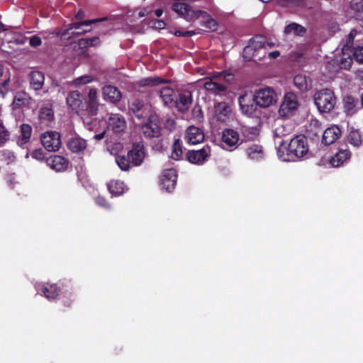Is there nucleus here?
<instances>
[{
	"label": "nucleus",
	"instance_id": "obj_1",
	"mask_svg": "<svg viewBox=\"0 0 363 363\" xmlns=\"http://www.w3.org/2000/svg\"><path fill=\"white\" fill-rule=\"evenodd\" d=\"M277 153L279 159L283 162H295L304 157L308 152V140L303 135L293 138L286 146L281 140L276 142Z\"/></svg>",
	"mask_w": 363,
	"mask_h": 363
},
{
	"label": "nucleus",
	"instance_id": "obj_2",
	"mask_svg": "<svg viewBox=\"0 0 363 363\" xmlns=\"http://www.w3.org/2000/svg\"><path fill=\"white\" fill-rule=\"evenodd\" d=\"M313 99L318 111L322 113L331 111L337 102L333 91L329 89H323L317 91L314 94Z\"/></svg>",
	"mask_w": 363,
	"mask_h": 363
},
{
	"label": "nucleus",
	"instance_id": "obj_3",
	"mask_svg": "<svg viewBox=\"0 0 363 363\" xmlns=\"http://www.w3.org/2000/svg\"><path fill=\"white\" fill-rule=\"evenodd\" d=\"M233 79L232 74L228 72H217L208 77V79L204 82L203 86L208 91H211L216 94L224 91L226 89V83Z\"/></svg>",
	"mask_w": 363,
	"mask_h": 363
},
{
	"label": "nucleus",
	"instance_id": "obj_4",
	"mask_svg": "<svg viewBox=\"0 0 363 363\" xmlns=\"http://www.w3.org/2000/svg\"><path fill=\"white\" fill-rule=\"evenodd\" d=\"M172 9L187 21H192L199 18H206L207 16L206 12L194 10L186 3L181 1L173 3L172 4Z\"/></svg>",
	"mask_w": 363,
	"mask_h": 363
},
{
	"label": "nucleus",
	"instance_id": "obj_5",
	"mask_svg": "<svg viewBox=\"0 0 363 363\" xmlns=\"http://www.w3.org/2000/svg\"><path fill=\"white\" fill-rule=\"evenodd\" d=\"M267 46L273 47L274 43L267 42L266 38L262 35H255L250 40L249 44L245 47L243 56L247 60H252L257 55L259 50L266 49Z\"/></svg>",
	"mask_w": 363,
	"mask_h": 363
},
{
	"label": "nucleus",
	"instance_id": "obj_6",
	"mask_svg": "<svg viewBox=\"0 0 363 363\" xmlns=\"http://www.w3.org/2000/svg\"><path fill=\"white\" fill-rule=\"evenodd\" d=\"M254 99L260 107H268L277 101V95L273 89L265 87L257 91Z\"/></svg>",
	"mask_w": 363,
	"mask_h": 363
},
{
	"label": "nucleus",
	"instance_id": "obj_7",
	"mask_svg": "<svg viewBox=\"0 0 363 363\" xmlns=\"http://www.w3.org/2000/svg\"><path fill=\"white\" fill-rule=\"evenodd\" d=\"M298 106L297 96L294 94L289 92L285 94L284 101L279 108V115L282 117L294 115Z\"/></svg>",
	"mask_w": 363,
	"mask_h": 363
},
{
	"label": "nucleus",
	"instance_id": "obj_8",
	"mask_svg": "<svg viewBox=\"0 0 363 363\" xmlns=\"http://www.w3.org/2000/svg\"><path fill=\"white\" fill-rule=\"evenodd\" d=\"M41 143L48 151H57L61 147L60 135L55 131H48L42 135Z\"/></svg>",
	"mask_w": 363,
	"mask_h": 363
},
{
	"label": "nucleus",
	"instance_id": "obj_9",
	"mask_svg": "<svg viewBox=\"0 0 363 363\" xmlns=\"http://www.w3.org/2000/svg\"><path fill=\"white\" fill-rule=\"evenodd\" d=\"M148 121L142 125V130L147 138L158 137L160 134V123L157 115H148Z\"/></svg>",
	"mask_w": 363,
	"mask_h": 363
},
{
	"label": "nucleus",
	"instance_id": "obj_10",
	"mask_svg": "<svg viewBox=\"0 0 363 363\" xmlns=\"http://www.w3.org/2000/svg\"><path fill=\"white\" fill-rule=\"evenodd\" d=\"M107 128L111 129L116 133H120L126 128V121L124 117L118 113L108 114L105 118Z\"/></svg>",
	"mask_w": 363,
	"mask_h": 363
},
{
	"label": "nucleus",
	"instance_id": "obj_11",
	"mask_svg": "<svg viewBox=\"0 0 363 363\" xmlns=\"http://www.w3.org/2000/svg\"><path fill=\"white\" fill-rule=\"evenodd\" d=\"M177 174L174 169L164 170L160 177V186L167 191H172L177 184Z\"/></svg>",
	"mask_w": 363,
	"mask_h": 363
},
{
	"label": "nucleus",
	"instance_id": "obj_12",
	"mask_svg": "<svg viewBox=\"0 0 363 363\" xmlns=\"http://www.w3.org/2000/svg\"><path fill=\"white\" fill-rule=\"evenodd\" d=\"M210 155L211 148L208 145H206L201 150L189 151L187 157L191 163L201 165L207 161Z\"/></svg>",
	"mask_w": 363,
	"mask_h": 363
},
{
	"label": "nucleus",
	"instance_id": "obj_13",
	"mask_svg": "<svg viewBox=\"0 0 363 363\" xmlns=\"http://www.w3.org/2000/svg\"><path fill=\"white\" fill-rule=\"evenodd\" d=\"M239 104L242 112L249 116H252L255 113L257 106H259L254 99V96H252L248 94L240 96Z\"/></svg>",
	"mask_w": 363,
	"mask_h": 363
},
{
	"label": "nucleus",
	"instance_id": "obj_14",
	"mask_svg": "<svg viewBox=\"0 0 363 363\" xmlns=\"http://www.w3.org/2000/svg\"><path fill=\"white\" fill-rule=\"evenodd\" d=\"M222 141L224 143L223 148L228 150L237 147L240 141V136L237 131L233 129H225L223 131Z\"/></svg>",
	"mask_w": 363,
	"mask_h": 363
},
{
	"label": "nucleus",
	"instance_id": "obj_15",
	"mask_svg": "<svg viewBox=\"0 0 363 363\" xmlns=\"http://www.w3.org/2000/svg\"><path fill=\"white\" fill-rule=\"evenodd\" d=\"M204 140L203 131L196 126H190L186 130L185 140L191 145L201 143Z\"/></svg>",
	"mask_w": 363,
	"mask_h": 363
},
{
	"label": "nucleus",
	"instance_id": "obj_16",
	"mask_svg": "<svg viewBox=\"0 0 363 363\" xmlns=\"http://www.w3.org/2000/svg\"><path fill=\"white\" fill-rule=\"evenodd\" d=\"M36 291L48 300H53L59 295V290L56 285L47 284H37L35 286Z\"/></svg>",
	"mask_w": 363,
	"mask_h": 363
},
{
	"label": "nucleus",
	"instance_id": "obj_17",
	"mask_svg": "<svg viewBox=\"0 0 363 363\" xmlns=\"http://www.w3.org/2000/svg\"><path fill=\"white\" fill-rule=\"evenodd\" d=\"M128 156L135 166L140 165L145 157L144 145L142 143L134 144L133 148L128 152Z\"/></svg>",
	"mask_w": 363,
	"mask_h": 363
},
{
	"label": "nucleus",
	"instance_id": "obj_18",
	"mask_svg": "<svg viewBox=\"0 0 363 363\" xmlns=\"http://www.w3.org/2000/svg\"><path fill=\"white\" fill-rule=\"evenodd\" d=\"M102 94L104 99L110 103H117L122 98L121 91L116 86L107 85L103 87Z\"/></svg>",
	"mask_w": 363,
	"mask_h": 363
},
{
	"label": "nucleus",
	"instance_id": "obj_19",
	"mask_svg": "<svg viewBox=\"0 0 363 363\" xmlns=\"http://www.w3.org/2000/svg\"><path fill=\"white\" fill-rule=\"evenodd\" d=\"M192 97L191 92L186 91L179 94L178 99L174 101L173 106L179 111H185L191 104Z\"/></svg>",
	"mask_w": 363,
	"mask_h": 363
},
{
	"label": "nucleus",
	"instance_id": "obj_20",
	"mask_svg": "<svg viewBox=\"0 0 363 363\" xmlns=\"http://www.w3.org/2000/svg\"><path fill=\"white\" fill-rule=\"evenodd\" d=\"M130 109L138 118H146L149 115L147 106H145L143 101L139 99H135L130 103Z\"/></svg>",
	"mask_w": 363,
	"mask_h": 363
},
{
	"label": "nucleus",
	"instance_id": "obj_21",
	"mask_svg": "<svg viewBox=\"0 0 363 363\" xmlns=\"http://www.w3.org/2000/svg\"><path fill=\"white\" fill-rule=\"evenodd\" d=\"M350 157L351 153L349 150H340L335 155L330 158L329 161L332 167H338L350 160Z\"/></svg>",
	"mask_w": 363,
	"mask_h": 363
},
{
	"label": "nucleus",
	"instance_id": "obj_22",
	"mask_svg": "<svg viewBox=\"0 0 363 363\" xmlns=\"http://www.w3.org/2000/svg\"><path fill=\"white\" fill-rule=\"evenodd\" d=\"M86 141L80 137H73L67 141V147L72 152H82L86 148Z\"/></svg>",
	"mask_w": 363,
	"mask_h": 363
},
{
	"label": "nucleus",
	"instance_id": "obj_23",
	"mask_svg": "<svg viewBox=\"0 0 363 363\" xmlns=\"http://www.w3.org/2000/svg\"><path fill=\"white\" fill-rule=\"evenodd\" d=\"M341 131L336 125H333L325 130L323 134V143L325 145L333 143L340 135Z\"/></svg>",
	"mask_w": 363,
	"mask_h": 363
},
{
	"label": "nucleus",
	"instance_id": "obj_24",
	"mask_svg": "<svg viewBox=\"0 0 363 363\" xmlns=\"http://www.w3.org/2000/svg\"><path fill=\"white\" fill-rule=\"evenodd\" d=\"M246 154L249 159L256 161L263 159L264 156L263 148L259 144L249 145L246 149Z\"/></svg>",
	"mask_w": 363,
	"mask_h": 363
},
{
	"label": "nucleus",
	"instance_id": "obj_25",
	"mask_svg": "<svg viewBox=\"0 0 363 363\" xmlns=\"http://www.w3.org/2000/svg\"><path fill=\"white\" fill-rule=\"evenodd\" d=\"M48 164L51 169L56 172H62L67 168V160L62 156L55 155L48 160Z\"/></svg>",
	"mask_w": 363,
	"mask_h": 363
},
{
	"label": "nucleus",
	"instance_id": "obj_26",
	"mask_svg": "<svg viewBox=\"0 0 363 363\" xmlns=\"http://www.w3.org/2000/svg\"><path fill=\"white\" fill-rule=\"evenodd\" d=\"M231 113L230 106L225 102L218 103L215 106V115L218 120L225 122Z\"/></svg>",
	"mask_w": 363,
	"mask_h": 363
},
{
	"label": "nucleus",
	"instance_id": "obj_27",
	"mask_svg": "<svg viewBox=\"0 0 363 363\" xmlns=\"http://www.w3.org/2000/svg\"><path fill=\"white\" fill-rule=\"evenodd\" d=\"M82 96L79 91H72L67 97V103L73 111H77L82 104Z\"/></svg>",
	"mask_w": 363,
	"mask_h": 363
},
{
	"label": "nucleus",
	"instance_id": "obj_28",
	"mask_svg": "<svg viewBox=\"0 0 363 363\" xmlns=\"http://www.w3.org/2000/svg\"><path fill=\"white\" fill-rule=\"evenodd\" d=\"M295 86L302 91H307L311 87V80L306 74H299L294 79Z\"/></svg>",
	"mask_w": 363,
	"mask_h": 363
},
{
	"label": "nucleus",
	"instance_id": "obj_29",
	"mask_svg": "<svg viewBox=\"0 0 363 363\" xmlns=\"http://www.w3.org/2000/svg\"><path fill=\"white\" fill-rule=\"evenodd\" d=\"M342 51V55L338 58H337L336 61L339 63V66L341 69H348L350 68L353 58L352 57V54L353 55V50L348 51Z\"/></svg>",
	"mask_w": 363,
	"mask_h": 363
},
{
	"label": "nucleus",
	"instance_id": "obj_30",
	"mask_svg": "<svg viewBox=\"0 0 363 363\" xmlns=\"http://www.w3.org/2000/svg\"><path fill=\"white\" fill-rule=\"evenodd\" d=\"M108 189L114 196H121L126 191L124 183L119 180H113L108 183Z\"/></svg>",
	"mask_w": 363,
	"mask_h": 363
},
{
	"label": "nucleus",
	"instance_id": "obj_31",
	"mask_svg": "<svg viewBox=\"0 0 363 363\" xmlns=\"http://www.w3.org/2000/svg\"><path fill=\"white\" fill-rule=\"evenodd\" d=\"M45 81L43 73L38 71H34L30 73V86L35 90H40Z\"/></svg>",
	"mask_w": 363,
	"mask_h": 363
},
{
	"label": "nucleus",
	"instance_id": "obj_32",
	"mask_svg": "<svg viewBox=\"0 0 363 363\" xmlns=\"http://www.w3.org/2000/svg\"><path fill=\"white\" fill-rule=\"evenodd\" d=\"M284 33L286 35L293 34L297 36H303L306 33V29L296 23H291L285 27Z\"/></svg>",
	"mask_w": 363,
	"mask_h": 363
},
{
	"label": "nucleus",
	"instance_id": "obj_33",
	"mask_svg": "<svg viewBox=\"0 0 363 363\" xmlns=\"http://www.w3.org/2000/svg\"><path fill=\"white\" fill-rule=\"evenodd\" d=\"M39 118L42 123L48 124L54 118V112L50 105H46L40 108Z\"/></svg>",
	"mask_w": 363,
	"mask_h": 363
},
{
	"label": "nucleus",
	"instance_id": "obj_34",
	"mask_svg": "<svg viewBox=\"0 0 363 363\" xmlns=\"http://www.w3.org/2000/svg\"><path fill=\"white\" fill-rule=\"evenodd\" d=\"M347 141L354 147H359L362 143V134L358 130L350 128L347 136Z\"/></svg>",
	"mask_w": 363,
	"mask_h": 363
},
{
	"label": "nucleus",
	"instance_id": "obj_35",
	"mask_svg": "<svg viewBox=\"0 0 363 363\" xmlns=\"http://www.w3.org/2000/svg\"><path fill=\"white\" fill-rule=\"evenodd\" d=\"M32 133V128L28 124H22L21 125V134L19 136L18 143L23 145L28 142Z\"/></svg>",
	"mask_w": 363,
	"mask_h": 363
},
{
	"label": "nucleus",
	"instance_id": "obj_36",
	"mask_svg": "<svg viewBox=\"0 0 363 363\" xmlns=\"http://www.w3.org/2000/svg\"><path fill=\"white\" fill-rule=\"evenodd\" d=\"M173 89L170 87L166 86L161 89L160 96L166 106H173Z\"/></svg>",
	"mask_w": 363,
	"mask_h": 363
},
{
	"label": "nucleus",
	"instance_id": "obj_37",
	"mask_svg": "<svg viewBox=\"0 0 363 363\" xmlns=\"http://www.w3.org/2000/svg\"><path fill=\"white\" fill-rule=\"evenodd\" d=\"M291 128L290 125H285L284 123H277L274 135L276 138L281 139L283 136H286L291 133Z\"/></svg>",
	"mask_w": 363,
	"mask_h": 363
},
{
	"label": "nucleus",
	"instance_id": "obj_38",
	"mask_svg": "<svg viewBox=\"0 0 363 363\" xmlns=\"http://www.w3.org/2000/svg\"><path fill=\"white\" fill-rule=\"evenodd\" d=\"M28 96L24 93H18L13 99L12 103L13 109L20 108L23 106H25L28 104Z\"/></svg>",
	"mask_w": 363,
	"mask_h": 363
},
{
	"label": "nucleus",
	"instance_id": "obj_39",
	"mask_svg": "<svg viewBox=\"0 0 363 363\" xmlns=\"http://www.w3.org/2000/svg\"><path fill=\"white\" fill-rule=\"evenodd\" d=\"M97 94V90L94 88L90 89L88 94L89 106L92 113H95L98 108Z\"/></svg>",
	"mask_w": 363,
	"mask_h": 363
},
{
	"label": "nucleus",
	"instance_id": "obj_40",
	"mask_svg": "<svg viewBox=\"0 0 363 363\" xmlns=\"http://www.w3.org/2000/svg\"><path fill=\"white\" fill-rule=\"evenodd\" d=\"M167 82L160 77H147L142 79L139 82V85L141 86H155L160 84Z\"/></svg>",
	"mask_w": 363,
	"mask_h": 363
},
{
	"label": "nucleus",
	"instance_id": "obj_41",
	"mask_svg": "<svg viewBox=\"0 0 363 363\" xmlns=\"http://www.w3.org/2000/svg\"><path fill=\"white\" fill-rule=\"evenodd\" d=\"M322 124L316 118H311L310 120L309 124L307 127V130L311 133H313L315 135H318L322 132Z\"/></svg>",
	"mask_w": 363,
	"mask_h": 363
},
{
	"label": "nucleus",
	"instance_id": "obj_42",
	"mask_svg": "<svg viewBox=\"0 0 363 363\" xmlns=\"http://www.w3.org/2000/svg\"><path fill=\"white\" fill-rule=\"evenodd\" d=\"M105 20H106V17L95 18V19H92V20H87V21H84L82 22L72 23L69 25V27L67 30H72V29L78 30V29H80L82 26H90L92 23L101 22Z\"/></svg>",
	"mask_w": 363,
	"mask_h": 363
},
{
	"label": "nucleus",
	"instance_id": "obj_43",
	"mask_svg": "<svg viewBox=\"0 0 363 363\" xmlns=\"http://www.w3.org/2000/svg\"><path fill=\"white\" fill-rule=\"evenodd\" d=\"M183 152L182 144L179 140H177L174 141L172 145V151L171 154V157L175 160H179L182 157Z\"/></svg>",
	"mask_w": 363,
	"mask_h": 363
},
{
	"label": "nucleus",
	"instance_id": "obj_44",
	"mask_svg": "<svg viewBox=\"0 0 363 363\" xmlns=\"http://www.w3.org/2000/svg\"><path fill=\"white\" fill-rule=\"evenodd\" d=\"M357 35V31L355 29H353L350 31L348 35L346 42L342 46L343 51L353 50L354 49L352 48L353 41L356 35Z\"/></svg>",
	"mask_w": 363,
	"mask_h": 363
},
{
	"label": "nucleus",
	"instance_id": "obj_45",
	"mask_svg": "<svg viewBox=\"0 0 363 363\" xmlns=\"http://www.w3.org/2000/svg\"><path fill=\"white\" fill-rule=\"evenodd\" d=\"M350 6L357 13V16L363 19V0H351Z\"/></svg>",
	"mask_w": 363,
	"mask_h": 363
},
{
	"label": "nucleus",
	"instance_id": "obj_46",
	"mask_svg": "<svg viewBox=\"0 0 363 363\" xmlns=\"http://www.w3.org/2000/svg\"><path fill=\"white\" fill-rule=\"evenodd\" d=\"M10 137L9 131L6 128L1 121H0V147L3 146Z\"/></svg>",
	"mask_w": 363,
	"mask_h": 363
},
{
	"label": "nucleus",
	"instance_id": "obj_47",
	"mask_svg": "<svg viewBox=\"0 0 363 363\" xmlns=\"http://www.w3.org/2000/svg\"><path fill=\"white\" fill-rule=\"evenodd\" d=\"M357 101L351 96H347L344 99V106L348 113H352L356 106Z\"/></svg>",
	"mask_w": 363,
	"mask_h": 363
},
{
	"label": "nucleus",
	"instance_id": "obj_48",
	"mask_svg": "<svg viewBox=\"0 0 363 363\" xmlns=\"http://www.w3.org/2000/svg\"><path fill=\"white\" fill-rule=\"evenodd\" d=\"M116 162L119 168L123 171H126L129 169L130 163L129 159L125 156H118L116 157Z\"/></svg>",
	"mask_w": 363,
	"mask_h": 363
},
{
	"label": "nucleus",
	"instance_id": "obj_49",
	"mask_svg": "<svg viewBox=\"0 0 363 363\" xmlns=\"http://www.w3.org/2000/svg\"><path fill=\"white\" fill-rule=\"evenodd\" d=\"M100 39L99 37H94L92 38L82 39L79 41V45L84 47L96 46L100 44Z\"/></svg>",
	"mask_w": 363,
	"mask_h": 363
},
{
	"label": "nucleus",
	"instance_id": "obj_50",
	"mask_svg": "<svg viewBox=\"0 0 363 363\" xmlns=\"http://www.w3.org/2000/svg\"><path fill=\"white\" fill-rule=\"evenodd\" d=\"M92 80H93V78L91 76L84 75V76H82V77H79L77 79H76L74 81V84L76 86H79V85L88 84V83L92 82Z\"/></svg>",
	"mask_w": 363,
	"mask_h": 363
},
{
	"label": "nucleus",
	"instance_id": "obj_51",
	"mask_svg": "<svg viewBox=\"0 0 363 363\" xmlns=\"http://www.w3.org/2000/svg\"><path fill=\"white\" fill-rule=\"evenodd\" d=\"M353 56L357 61L363 63V47H359L353 50Z\"/></svg>",
	"mask_w": 363,
	"mask_h": 363
},
{
	"label": "nucleus",
	"instance_id": "obj_52",
	"mask_svg": "<svg viewBox=\"0 0 363 363\" xmlns=\"http://www.w3.org/2000/svg\"><path fill=\"white\" fill-rule=\"evenodd\" d=\"M6 182L11 187L13 188L14 185L18 183L17 177L15 174H10L6 176Z\"/></svg>",
	"mask_w": 363,
	"mask_h": 363
},
{
	"label": "nucleus",
	"instance_id": "obj_53",
	"mask_svg": "<svg viewBox=\"0 0 363 363\" xmlns=\"http://www.w3.org/2000/svg\"><path fill=\"white\" fill-rule=\"evenodd\" d=\"M96 203L105 208H110L111 206L106 202V199L103 196H98L96 198Z\"/></svg>",
	"mask_w": 363,
	"mask_h": 363
},
{
	"label": "nucleus",
	"instance_id": "obj_54",
	"mask_svg": "<svg viewBox=\"0 0 363 363\" xmlns=\"http://www.w3.org/2000/svg\"><path fill=\"white\" fill-rule=\"evenodd\" d=\"M9 90V80H6L0 84V94L4 96Z\"/></svg>",
	"mask_w": 363,
	"mask_h": 363
},
{
	"label": "nucleus",
	"instance_id": "obj_55",
	"mask_svg": "<svg viewBox=\"0 0 363 363\" xmlns=\"http://www.w3.org/2000/svg\"><path fill=\"white\" fill-rule=\"evenodd\" d=\"M41 39L37 35H33L30 38V45L33 47L39 46L41 44Z\"/></svg>",
	"mask_w": 363,
	"mask_h": 363
},
{
	"label": "nucleus",
	"instance_id": "obj_56",
	"mask_svg": "<svg viewBox=\"0 0 363 363\" xmlns=\"http://www.w3.org/2000/svg\"><path fill=\"white\" fill-rule=\"evenodd\" d=\"M33 157L38 160H41L44 158L43 151L41 150H35L32 153Z\"/></svg>",
	"mask_w": 363,
	"mask_h": 363
},
{
	"label": "nucleus",
	"instance_id": "obj_57",
	"mask_svg": "<svg viewBox=\"0 0 363 363\" xmlns=\"http://www.w3.org/2000/svg\"><path fill=\"white\" fill-rule=\"evenodd\" d=\"M194 34V31H185V32H182V31H180V30H177L175 31L174 33V35L176 36H191Z\"/></svg>",
	"mask_w": 363,
	"mask_h": 363
},
{
	"label": "nucleus",
	"instance_id": "obj_58",
	"mask_svg": "<svg viewBox=\"0 0 363 363\" xmlns=\"http://www.w3.org/2000/svg\"><path fill=\"white\" fill-rule=\"evenodd\" d=\"M166 26V23L162 20L156 21L154 23V27L156 29H163Z\"/></svg>",
	"mask_w": 363,
	"mask_h": 363
},
{
	"label": "nucleus",
	"instance_id": "obj_59",
	"mask_svg": "<svg viewBox=\"0 0 363 363\" xmlns=\"http://www.w3.org/2000/svg\"><path fill=\"white\" fill-rule=\"evenodd\" d=\"M268 57L272 59H275L280 55V52L277 50L268 52Z\"/></svg>",
	"mask_w": 363,
	"mask_h": 363
},
{
	"label": "nucleus",
	"instance_id": "obj_60",
	"mask_svg": "<svg viewBox=\"0 0 363 363\" xmlns=\"http://www.w3.org/2000/svg\"><path fill=\"white\" fill-rule=\"evenodd\" d=\"M84 123H86L87 125V128L89 129V130H91L92 129V126L93 125H95L96 123H97V121L94 120V121H91V122L89 121H86L85 120L84 121Z\"/></svg>",
	"mask_w": 363,
	"mask_h": 363
},
{
	"label": "nucleus",
	"instance_id": "obj_61",
	"mask_svg": "<svg viewBox=\"0 0 363 363\" xmlns=\"http://www.w3.org/2000/svg\"><path fill=\"white\" fill-rule=\"evenodd\" d=\"M105 133H106V130H103L102 132H101V133H99L98 134L94 135V138H95L97 140H101L102 138H104V137L105 135Z\"/></svg>",
	"mask_w": 363,
	"mask_h": 363
},
{
	"label": "nucleus",
	"instance_id": "obj_62",
	"mask_svg": "<svg viewBox=\"0 0 363 363\" xmlns=\"http://www.w3.org/2000/svg\"><path fill=\"white\" fill-rule=\"evenodd\" d=\"M84 16V13L82 10L78 11V12L76 13L75 17L77 19H82Z\"/></svg>",
	"mask_w": 363,
	"mask_h": 363
},
{
	"label": "nucleus",
	"instance_id": "obj_63",
	"mask_svg": "<svg viewBox=\"0 0 363 363\" xmlns=\"http://www.w3.org/2000/svg\"><path fill=\"white\" fill-rule=\"evenodd\" d=\"M163 11L162 9H157L155 11V14L156 16L160 17L162 15Z\"/></svg>",
	"mask_w": 363,
	"mask_h": 363
},
{
	"label": "nucleus",
	"instance_id": "obj_64",
	"mask_svg": "<svg viewBox=\"0 0 363 363\" xmlns=\"http://www.w3.org/2000/svg\"><path fill=\"white\" fill-rule=\"evenodd\" d=\"M208 23H209V27H210V28H212V27H215V26H216V22H215V21H214V20H212V19H211V21H209Z\"/></svg>",
	"mask_w": 363,
	"mask_h": 363
}]
</instances>
